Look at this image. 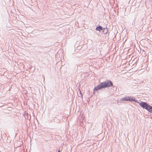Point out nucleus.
I'll return each mask as SVG.
<instances>
[{"label": "nucleus", "mask_w": 152, "mask_h": 152, "mask_svg": "<svg viewBox=\"0 0 152 152\" xmlns=\"http://www.w3.org/2000/svg\"><path fill=\"white\" fill-rule=\"evenodd\" d=\"M113 86V83L112 81L110 80H107L106 81L100 83L96 87H95L93 89L94 91H97L103 88L110 87Z\"/></svg>", "instance_id": "1"}, {"label": "nucleus", "mask_w": 152, "mask_h": 152, "mask_svg": "<svg viewBox=\"0 0 152 152\" xmlns=\"http://www.w3.org/2000/svg\"><path fill=\"white\" fill-rule=\"evenodd\" d=\"M139 105L143 108L145 109L149 112L152 113V106L149 105L147 102L141 101L139 103Z\"/></svg>", "instance_id": "2"}, {"label": "nucleus", "mask_w": 152, "mask_h": 152, "mask_svg": "<svg viewBox=\"0 0 152 152\" xmlns=\"http://www.w3.org/2000/svg\"><path fill=\"white\" fill-rule=\"evenodd\" d=\"M122 101H129L130 102H136L138 103L137 100L135 99V97L131 96H126L121 99Z\"/></svg>", "instance_id": "3"}, {"label": "nucleus", "mask_w": 152, "mask_h": 152, "mask_svg": "<svg viewBox=\"0 0 152 152\" xmlns=\"http://www.w3.org/2000/svg\"><path fill=\"white\" fill-rule=\"evenodd\" d=\"M103 27L100 25H97L96 26V28L95 30L97 31H98L99 32H101V31L103 30Z\"/></svg>", "instance_id": "4"}, {"label": "nucleus", "mask_w": 152, "mask_h": 152, "mask_svg": "<svg viewBox=\"0 0 152 152\" xmlns=\"http://www.w3.org/2000/svg\"><path fill=\"white\" fill-rule=\"evenodd\" d=\"M104 34H107L108 31H109V30L108 29V28L107 27H106L105 28H104Z\"/></svg>", "instance_id": "5"}, {"label": "nucleus", "mask_w": 152, "mask_h": 152, "mask_svg": "<svg viewBox=\"0 0 152 152\" xmlns=\"http://www.w3.org/2000/svg\"><path fill=\"white\" fill-rule=\"evenodd\" d=\"M104 28H103V30H102L101 32L102 33V34H104Z\"/></svg>", "instance_id": "6"}, {"label": "nucleus", "mask_w": 152, "mask_h": 152, "mask_svg": "<svg viewBox=\"0 0 152 152\" xmlns=\"http://www.w3.org/2000/svg\"><path fill=\"white\" fill-rule=\"evenodd\" d=\"M79 92H80V94L82 96H83V95L82 94L81 90H80V89H79Z\"/></svg>", "instance_id": "7"}, {"label": "nucleus", "mask_w": 152, "mask_h": 152, "mask_svg": "<svg viewBox=\"0 0 152 152\" xmlns=\"http://www.w3.org/2000/svg\"><path fill=\"white\" fill-rule=\"evenodd\" d=\"M60 148L58 150V152H61V150H60Z\"/></svg>", "instance_id": "8"}, {"label": "nucleus", "mask_w": 152, "mask_h": 152, "mask_svg": "<svg viewBox=\"0 0 152 152\" xmlns=\"http://www.w3.org/2000/svg\"><path fill=\"white\" fill-rule=\"evenodd\" d=\"M39 31H44V30H39Z\"/></svg>", "instance_id": "9"}]
</instances>
